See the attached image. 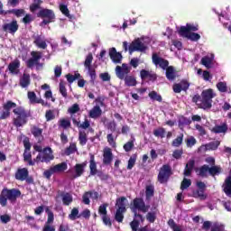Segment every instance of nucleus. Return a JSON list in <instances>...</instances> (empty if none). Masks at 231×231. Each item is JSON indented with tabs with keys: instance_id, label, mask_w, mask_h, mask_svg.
Wrapping results in <instances>:
<instances>
[{
	"instance_id": "f257e3e1",
	"label": "nucleus",
	"mask_w": 231,
	"mask_h": 231,
	"mask_svg": "<svg viewBox=\"0 0 231 231\" xmlns=\"http://www.w3.org/2000/svg\"><path fill=\"white\" fill-rule=\"evenodd\" d=\"M12 109L14 115L13 118V125H14V127L17 129L26 125L29 118L32 116V113L26 110L23 106H17V103L12 100H7L3 105V111L0 115V120H6V118H10Z\"/></svg>"
},
{
	"instance_id": "f03ea898",
	"label": "nucleus",
	"mask_w": 231,
	"mask_h": 231,
	"mask_svg": "<svg viewBox=\"0 0 231 231\" xmlns=\"http://www.w3.org/2000/svg\"><path fill=\"white\" fill-rule=\"evenodd\" d=\"M23 162H27L30 167H33L35 163H50V162L55 160L53 155V151L50 147L43 148L42 152L38 153L36 158L32 160V143H30L29 137H24L23 139Z\"/></svg>"
},
{
	"instance_id": "7ed1b4c3",
	"label": "nucleus",
	"mask_w": 231,
	"mask_h": 231,
	"mask_svg": "<svg viewBox=\"0 0 231 231\" xmlns=\"http://www.w3.org/2000/svg\"><path fill=\"white\" fill-rule=\"evenodd\" d=\"M216 97L214 94V90L212 88H208L203 90L201 95H195L192 97V102H194L199 109H210L212 107V98Z\"/></svg>"
},
{
	"instance_id": "20e7f679",
	"label": "nucleus",
	"mask_w": 231,
	"mask_h": 231,
	"mask_svg": "<svg viewBox=\"0 0 231 231\" xmlns=\"http://www.w3.org/2000/svg\"><path fill=\"white\" fill-rule=\"evenodd\" d=\"M152 61L154 66H159L162 69H166V79L168 80L176 79V69H174V67L169 66V60L159 57L158 53L153 52L152 55Z\"/></svg>"
},
{
	"instance_id": "39448f33",
	"label": "nucleus",
	"mask_w": 231,
	"mask_h": 231,
	"mask_svg": "<svg viewBox=\"0 0 231 231\" xmlns=\"http://www.w3.org/2000/svg\"><path fill=\"white\" fill-rule=\"evenodd\" d=\"M21 189H19L4 188L0 193L1 207H6V205H8V201H10V203H16L17 199L21 196Z\"/></svg>"
},
{
	"instance_id": "423d86ee",
	"label": "nucleus",
	"mask_w": 231,
	"mask_h": 231,
	"mask_svg": "<svg viewBox=\"0 0 231 231\" xmlns=\"http://www.w3.org/2000/svg\"><path fill=\"white\" fill-rule=\"evenodd\" d=\"M207 172H208L212 178H216V176H219V174L223 172V168H221V166L210 167L207 164H204L199 169V176H200V178H208V174H207Z\"/></svg>"
},
{
	"instance_id": "0eeeda50",
	"label": "nucleus",
	"mask_w": 231,
	"mask_h": 231,
	"mask_svg": "<svg viewBox=\"0 0 231 231\" xmlns=\"http://www.w3.org/2000/svg\"><path fill=\"white\" fill-rule=\"evenodd\" d=\"M123 48L125 51H127L128 50L130 55L134 53V51H145V50H147V47L145 44H143V42H142L140 38L134 40L130 45L127 43V42H124Z\"/></svg>"
},
{
	"instance_id": "6e6552de",
	"label": "nucleus",
	"mask_w": 231,
	"mask_h": 231,
	"mask_svg": "<svg viewBox=\"0 0 231 231\" xmlns=\"http://www.w3.org/2000/svg\"><path fill=\"white\" fill-rule=\"evenodd\" d=\"M37 17L40 19H43L40 23L41 26H46V24H50L51 23H55V12L51 9H42L38 12Z\"/></svg>"
},
{
	"instance_id": "1a4fd4ad",
	"label": "nucleus",
	"mask_w": 231,
	"mask_h": 231,
	"mask_svg": "<svg viewBox=\"0 0 231 231\" xmlns=\"http://www.w3.org/2000/svg\"><path fill=\"white\" fill-rule=\"evenodd\" d=\"M172 174V168H171V165L164 164L160 169L159 174H158V181L159 183H167L169 181L171 176Z\"/></svg>"
},
{
	"instance_id": "9d476101",
	"label": "nucleus",
	"mask_w": 231,
	"mask_h": 231,
	"mask_svg": "<svg viewBox=\"0 0 231 231\" xmlns=\"http://www.w3.org/2000/svg\"><path fill=\"white\" fill-rule=\"evenodd\" d=\"M149 207L148 205H145V201H143V199L142 198H135L133 200V212H136V210H140V212H143L145 214L146 212H149Z\"/></svg>"
},
{
	"instance_id": "9b49d317",
	"label": "nucleus",
	"mask_w": 231,
	"mask_h": 231,
	"mask_svg": "<svg viewBox=\"0 0 231 231\" xmlns=\"http://www.w3.org/2000/svg\"><path fill=\"white\" fill-rule=\"evenodd\" d=\"M28 176H30V172L27 168H19L14 174V178L15 180H18V181L26 180L27 183H32L33 179L28 178Z\"/></svg>"
},
{
	"instance_id": "f8f14e48",
	"label": "nucleus",
	"mask_w": 231,
	"mask_h": 231,
	"mask_svg": "<svg viewBox=\"0 0 231 231\" xmlns=\"http://www.w3.org/2000/svg\"><path fill=\"white\" fill-rule=\"evenodd\" d=\"M129 73H131V68H129V66H127L125 63H123L122 67H116V75L117 79H120V80H125Z\"/></svg>"
},
{
	"instance_id": "ddd939ff",
	"label": "nucleus",
	"mask_w": 231,
	"mask_h": 231,
	"mask_svg": "<svg viewBox=\"0 0 231 231\" xmlns=\"http://www.w3.org/2000/svg\"><path fill=\"white\" fill-rule=\"evenodd\" d=\"M140 221L141 223H143V221H145V218H143V216L138 213V211L134 210V220L130 223L132 231L139 230L138 228L140 227Z\"/></svg>"
},
{
	"instance_id": "4468645a",
	"label": "nucleus",
	"mask_w": 231,
	"mask_h": 231,
	"mask_svg": "<svg viewBox=\"0 0 231 231\" xmlns=\"http://www.w3.org/2000/svg\"><path fill=\"white\" fill-rule=\"evenodd\" d=\"M140 78L142 80H149V82H156L158 79V75L153 71H149L147 69H141Z\"/></svg>"
},
{
	"instance_id": "2eb2a0df",
	"label": "nucleus",
	"mask_w": 231,
	"mask_h": 231,
	"mask_svg": "<svg viewBox=\"0 0 231 231\" xmlns=\"http://www.w3.org/2000/svg\"><path fill=\"white\" fill-rule=\"evenodd\" d=\"M58 198H61L62 204L65 207H69V205L73 203V195H71L69 192L59 190L56 199Z\"/></svg>"
},
{
	"instance_id": "dca6fc26",
	"label": "nucleus",
	"mask_w": 231,
	"mask_h": 231,
	"mask_svg": "<svg viewBox=\"0 0 231 231\" xmlns=\"http://www.w3.org/2000/svg\"><path fill=\"white\" fill-rule=\"evenodd\" d=\"M4 32H7L8 33H11L14 35L18 30H19V23H17V20H13L9 23H5L3 25Z\"/></svg>"
},
{
	"instance_id": "f3484780",
	"label": "nucleus",
	"mask_w": 231,
	"mask_h": 231,
	"mask_svg": "<svg viewBox=\"0 0 231 231\" xmlns=\"http://www.w3.org/2000/svg\"><path fill=\"white\" fill-rule=\"evenodd\" d=\"M109 57L115 64L122 63V53L116 51V48L112 47L109 49Z\"/></svg>"
},
{
	"instance_id": "a211bd4d",
	"label": "nucleus",
	"mask_w": 231,
	"mask_h": 231,
	"mask_svg": "<svg viewBox=\"0 0 231 231\" xmlns=\"http://www.w3.org/2000/svg\"><path fill=\"white\" fill-rule=\"evenodd\" d=\"M113 162V151L106 147L103 151V165H111Z\"/></svg>"
},
{
	"instance_id": "6ab92c4d",
	"label": "nucleus",
	"mask_w": 231,
	"mask_h": 231,
	"mask_svg": "<svg viewBox=\"0 0 231 231\" xmlns=\"http://www.w3.org/2000/svg\"><path fill=\"white\" fill-rule=\"evenodd\" d=\"M19 68H21V60H19L18 59H15L8 65V70L12 75H19V73L21 72V69H19Z\"/></svg>"
},
{
	"instance_id": "aec40b11",
	"label": "nucleus",
	"mask_w": 231,
	"mask_h": 231,
	"mask_svg": "<svg viewBox=\"0 0 231 231\" xmlns=\"http://www.w3.org/2000/svg\"><path fill=\"white\" fill-rule=\"evenodd\" d=\"M89 156L90 176H97V174L98 173V170L97 169V161H95V154L90 153Z\"/></svg>"
},
{
	"instance_id": "412c9836",
	"label": "nucleus",
	"mask_w": 231,
	"mask_h": 231,
	"mask_svg": "<svg viewBox=\"0 0 231 231\" xmlns=\"http://www.w3.org/2000/svg\"><path fill=\"white\" fill-rule=\"evenodd\" d=\"M32 84V79H30V74L23 73V76L20 78L19 86L23 88H28Z\"/></svg>"
},
{
	"instance_id": "4be33fe9",
	"label": "nucleus",
	"mask_w": 231,
	"mask_h": 231,
	"mask_svg": "<svg viewBox=\"0 0 231 231\" xmlns=\"http://www.w3.org/2000/svg\"><path fill=\"white\" fill-rule=\"evenodd\" d=\"M127 212V208H116V214H115V219L117 221V223H123L124 222V214Z\"/></svg>"
},
{
	"instance_id": "5701e85b",
	"label": "nucleus",
	"mask_w": 231,
	"mask_h": 231,
	"mask_svg": "<svg viewBox=\"0 0 231 231\" xmlns=\"http://www.w3.org/2000/svg\"><path fill=\"white\" fill-rule=\"evenodd\" d=\"M33 44H35V46L41 50H46V48H48V43H46V41L42 40L41 36H36L34 38Z\"/></svg>"
},
{
	"instance_id": "b1692460",
	"label": "nucleus",
	"mask_w": 231,
	"mask_h": 231,
	"mask_svg": "<svg viewBox=\"0 0 231 231\" xmlns=\"http://www.w3.org/2000/svg\"><path fill=\"white\" fill-rule=\"evenodd\" d=\"M102 116V109L100 106H94L88 113V116L90 118H98V116Z\"/></svg>"
},
{
	"instance_id": "393cba45",
	"label": "nucleus",
	"mask_w": 231,
	"mask_h": 231,
	"mask_svg": "<svg viewBox=\"0 0 231 231\" xmlns=\"http://www.w3.org/2000/svg\"><path fill=\"white\" fill-rule=\"evenodd\" d=\"M52 171H54V173L64 172V171H68V163L61 162V163L56 164L52 166Z\"/></svg>"
},
{
	"instance_id": "a878e982",
	"label": "nucleus",
	"mask_w": 231,
	"mask_h": 231,
	"mask_svg": "<svg viewBox=\"0 0 231 231\" xmlns=\"http://www.w3.org/2000/svg\"><path fill=\"white\" fill-rule=\"evenodd\" d=\"M58 125L61 129H69L71 127V121L68 118H61L58 121Z\"/></svg>"
},
{
	"instance_id": "bb28decb",
	"label": "nucleus",
	"mask_w": 231,
	"mask_h": 231,
	"mask_svg": "<svg viewBox=\"0 0 231 231\" xmlns=\"http://www.w3.org/2000/svg\"><path fill=\"white\" fill-rule=\"evenodd\" d=\"M75 174L71 176L72 180H77V178H80L82 174H84L85 170L82 168V166H79V164H76L74 166Z\"/></svg>"
},
{
	"instance_id": "cd10ccee",
	"label": "nucleus",
	"mask_w": 231,
	"mask_h": 231,
	"mask_svg": "<svg viewBox=\"0 0 231 231\" xmlns=\"http://www.w3.org/2000/svg\"><path fill=\"white\" fill-rule=\"evenodd\" d=\"M45 212L48 215L45 225H51V223H53V221L55 220V215L53 214V211L50 209L49 207L45 208Z\"/></svg>"
},
{
	"instance_id": "c85d7f7f",
	"label": "nucleus",
	"mask_w": 231,
	"mask_h": 231,
	"mask_svg": "<svg viewBox=\"0 0 231 231\" xmlns=\"http://www.w3.org/2000/svg\"><path fill=\"white\" fill-rule=\"evenodd\" d=\"M224 192L226 194L229 198H231V179L226 178L225 183H224Z\"/></svg>"
},
{
	"instance_id": "c756f323",
	"label": "nucleus",
	"mask_w": 231,
	"mask_h": 231,
	"mask_svg": "<svg viewBox=\"0 0 231 231\" xmlns=\"http://www.w3.org/2000/svg\"><path fill=\"white\" fill-rule=\"evenodd\" d=\"M125 84L129 88L136 86L137 84L136 78H134V76H126L125 78Z\"/></svg>"
},
{
	"instance_id": "7c9ffc66",
	"label": "nucleus",
	"mask_w": 231,
	"mask_h": 231,
	"mask_svg": "<svg viewBox=\"0 0 231 231\" xmlns=\"http://www.w3.org/2000/svg\"><path fill=\"white\" fill-rule=\"evenodd\" d=\"M228 131V125L226 124H224L222 125H216L213 128V133H216V134H219L221 133H226Z\"/></svg>"
},
{
	"instance_id": "2f4dec72",
	"label": "nucleus",
	"mask_w": 231,
	"mask_h": 231,
	"mask_svg": "<svg viewBox=\"0 0 231 231\" xmlns=\"http://www.w3.org/2000/svg\"><path fill=\"white\" fill-rule=\"evenodd\" d=\"M145 196H146L147 201L151 200V198L154 196V186L152 185L146 186Z\"/></svg>"
},
{
	"instance_id": "473e14b6",
	"label": "nucleus",
	"mask_w": 231,
	"mask_h": 231,
	"mask_svg": "<svg viewBox=\"0 0 231 231\" xmlns=\"http://www.w3.org/2000/svg\"><path fill=\"white\" fill-rule=\"evenodd\" d=\"M79 145H86L88 143V134H86L85 131H79Z\"/></svg>"
},
{
	"instance_id": "72a5a7b5",
	"label": "nucleus",
	"mask_w": 231,
	"mask_h": 231,
	"mask_svg": "<svg viewBox=\"0 0 231 231\" xmlns=\"http://www.w3.org/2000/svg\"><path fill=\"white\" fill-rule=\"evenodd\" d=\"M77 152V143H70L69 146L65 149L66 156H70V154H75Z\"/></svg>"
},
{
	"instance_id": "f704fd0d",
	"label": "nucleus",
	"mask_w": 231,
	"mask_h": 231,
	"mask_svg": "<svg viewBox=\"0 0 231 231\" xmlns=\"http://www.w3.org/2000/svg\"><path fill=\"white\" fill-rule=\"evenodd\" d=\"M178 33L180 37H185L186 39L189 38V27L186 26H180V28L178 31Z\"/></svg>"
},
{
	"instance_id": "c9c22d12",
	"label": "nucleus",
	"mask_w": 231,
	"mask_h": 231,
	"mask_svg": "<svg viewBox=\"0 0 231 231\" xmlns=\"http://www.w3.org/2000/svg\"><path fill=\"white\" fill-rule=\"evenodd\" d=\"M42 0H33V3L30 5V11L33 14L36 10L41 9Z\"/></svg>"
},
{
	"instance_id": "e433bc0d",
	"label": "nucleus",
	"mask_w": 231,
	"mask_h": 231,
	"mask_svg": "<svg viewBox=\"0 0 231 231\" xmlns=\"http://www.w3.org/2000/svg\"><path fill=\"white\" fill-rule=\"evenodd\" d=\"M138 158V155L136 153H134L130 159L128 160V165H127V170L131 171L133 167L136 164V159Z\"/></svg>"
},
{
	"instance_id": "4c0bfd02",
	"label": "nucleus",
	"mask_w": 231,
	"mask_h": 231,
	"mask_svg": "<svg viewBox=\"0 0 231 231\" xmlns=\"http://www.w3.org/2000/svg\"><path fill=\"white\" fill-rule=\"evenodd\" d=\"M165 128L163 127H159L155 130H153V134L156 136V138H165Z\"/></svg>"
},
{
	"instance_id": "58836bf2",
	"label": "nucleus",
	"mask_w": 231,
	"mask_h": 231,
	"mask_svg": "<svg viewBox=\"0 0 231 231\" xmlns=\"http://www.w3.org/2000/svg\"><path fill=\"white\" fill-rule=\"evenodd\" d=\"M193 198H199V199H207V195H205V189H197L193 191Z\"/></svg>"
},
{
	"instance_id": "ea45409f",
	"label": "nucleus",
	"mask_w": 231,
	"mask_h": 231,
	"mask_svg": "<svg viewBox=\"0 0 231 231\" xmlns=\"http://www.w3.org/2000/svg\"><path fill=\"white\" fill-rule=\"evenodd\" d=\"M92 62H93V53L89 52L87 55L86 59H85V62H84V66H85L86 69L92 68L91 67Z\"/></svg>"
},
{
	"instance_id": "a19ab883",
	"label": "nucleus",
	"mask_w": 231,
	"mask_h": 231,
	"mask_svg": "<svg viewBox=\"0 0 231 231\" xmlns=\"http://www.w3.org/2000/svg\"><path fill=\"white\" fill-rule=\"evenodd\" d=\"M183 134H180L171 143L172 147H180L183 143Z\"/></svg>"
},
{
	"instance_id": "79ce46f5",
	"label": "nucleus",
	"mask_w": 231,
	"mask_h": 231,
	"mask_svg": "<svg viewBox=\"0 0 231 231\" xmlns=\"http://www.w3.org/2000/svg\"><path fill=\"white\" fill-rule=\"evenodd\" d=\"M148 97L152 100H156V102H162V100H163V98L162 97V95L158 94V92H156V91L150 92L148 94Z\"/></svg>"
},
{
	"instance_id": "37998d69",
	"label": "nucleus",
	"mask_w": 231,
	"mask_h": 231,
	"mask_svg": "<svg viewBox=\"0 0 231 231\" xmlns=\"http://www.w3.org/2000/svg\"><path fill=\"white\" fill-rule=\"evenodd\" d=\"M123 149L125 151V152H131V151L134 149V139L125 143Z\"/></svg>"
},
{
	"instance_id": "c03bdc74",
	"label": "nucleus",
	"mask_w": 231,
	"mask_h": 231,
	"mask_svg": "<svg viewBox=\"0 0 231 231\" xmlns=\"http://www.w3.org/2000/svg\"><path fill=\"white\" fill-rule=\"evenodd\" d=\"M31 133L34 136V138H39V136H42V129L37 126H32L31 128Z\"/></svg>"
},
{
	"instance_id": "a18cd8bd",
	"label": "nucleus",
	"mask_w": 231,
	"mask_h": 231,
	"mask_svg": "<svg viewBox=\"0 0 231 231\" xmlns=\"http://www.w3.org/2000/svg\"><path fill=\"white\" fill-rule=\"evenodd\" d=\"M28 99L30 100L31 104H37L39 98L37 97V94L33 91H29L27 93Z\"/></svg>"
},
{
	"instance_id": "49530a36",
	"label": "nucleus",
	"mask_w": 231,
	"mask_h": 231,
	"mask_svg": "<svg viewBox=\"0 0 231 231\" xmlns=\"http://www.w3.org/2000/svg\"><path fill=\"white\" fill-rule=\"evenodd\" d=\"M190 185H192V180H190V179L184 178L180 183V190H185V189H189V187H190Z\"/></svg>"
},
{
	"instance_id": "de8ad7c7",
	"label": "nucleus",
	"mask_w": 231,
	"mask_h": 231,
	"mask_svg": "<svg viewBox=\"0 0 231 231\" xmlns=\"http://www.w3.org/2000/svg\"><path fill=\"white\" fill-rule=\"evenodd\" d=\"M79 217H80V215H79V208H74L69 215V219L75 221V219H79Z\"/></svg>"
},
{
	"instance_id": "09e8293b",
	"label": "nucleus",
	"mask_w": 231,
	"mask_h": 231,
	"mask_svg": "<svg viewBox=\"0 0 231 231\" xmlns=\"http://www.w3.org/2000/svg\"><path fill=\"white\" fill-rule=\"evenodd\" d=\"M168 225L172 231H181V227H180L172 218L169 219Z\"/></svg>"
},
{
	"instance_id": "8fccbe9b",
	"label": "nucleus",
	"mask_w": 231,
	"mask_h": 231,
	"mask_svg": "<svg viewBox=\"0 0 231 231\" xmlns=\"http://www.w3.org/2000/svg\"><path fill=\"white\" fill-rule=\"evenodd\" d=\"M87 69L90 77V82H92V84H95V80H97V70L93 67Z\"/></svg>"
},
{
	"instance_id": "3c124183",
	"label": "nucleus",
	"mask_w": 231,
	"mask_h": 231,
	"mask_svg": "<svg viewBox=\"0 0 231 231\" xmlns=\"http://www.w3.org/2000/svg\"><path fill=\"white\" fill-rule=\"evenodd\" d=\"M60 93L64 97H68V89H66V84H64V81L60 82Z\"/></svg>"
},
{
	"instance_id": "603ef678",
	"label": "nucleus",
	"mask_w": 231,
	"mask_h": 231,
	"mask_svg": "<svg viewBox=\"0 0 231 231\" xmlns=\"http://www.w3.org/2000/svg\"><path fill=\"white\" fill-rule=\"evenodd\" d=\"M125 201H127V199L125 197H120L116 199V206L117 208H125Z\"/></svg>"
},
{
	"instance_id": "864d4df0",
	"label": "nucleus",
	"mask_w": 231,
	"mask_h": 231,
	"mask_svg": "<svg viewBox=\"0 0 231 231\" xmlns=\"http://www.w3.org/2000/svg\"><path fill=\"white\" fill-rule=\"evenodd\" d=\"M79 111H80V106L77 103L68 108V113H69V115H75L79 113Z\"/></svg>"
},
{
	"instance_id": "5fc2aeb1",
	"label": "nucleus",
	"mask_w": 231,
	"mask_h": 231,
	"mask_svg": "<svg viewBox=\"0 0 231 231\" xmlns=\"http://www.w3.org/2000/svg\"><path fill=\"white\" fill-rule=\"evenodd\" d=\"M60 10L65 17H69V19H71V15L69 14V9H68V5H60Z\"/></svg>"
},
{
	"instance_id": "6e6d98bb",
	"label": "nucleus",
	"mask_w": 231,
	"mask_h": 231,
	"mask_svg": "<svg viewBox=\"0 0 231 231\" xmlns=\"http://www.w3.org/2000/svg\"><path fill=\"white\" fill-rule=\"evenodd\" d=\"M201 64L208 69L210 68V65L212 64V59H210V57L205 56L201 59Z\"/></svg>"
},
{
	"instance_id": "4d7b16f0",
	"label": "nucleus",
	"mask_w": 231,
	"mask_h": 231,
	"mask_svg": "<svg viewBox=\"0 0 231 231\" xmlns=\"http://www.w3.org/2000/svg\"><path fill=\"white\" fill-rule=\"evenodd\" d=\"M221 145V143L219 141L210 142L208 144H207L208 149L210 151H216L217 147Z\"/></svg>"
},
{
	"instance_id": "13d9d810",
	"label": "nucleus",
	"mask_w": 231,
	"mask_h": 231,
	"mask_svg": "<svg viewBox=\"0 0 231 231\" xmlns=\"http://www.w3.org/2000/svg\"><path fill=\"white\" fill-rule=\"evenodd\" d=\"M89 198H91V191H87L82 196V201L84 205H89L91 203V200H89Z\"/></svg>"
},
{
	"instance_id": "bf43d9fd",
	"label": "nucleus",
	"mask_w": 231,
	"mask_h": 231,
	"mask_svg": "<svg viewBox=\"0 0 231 231\" xmlns=\"http://www.w3.org/2000/svg\"><path fill=\"white\" fill-rule=\"evenodd\" d=\"M46 122H51V120H55V114L53 110H47L45 113Z\"/></svg>"
},
{
	"instance_id": "052dcab7",
	"label": "nucleus",
	"mask_w": 231,
	"mask_h": 231,
	"mask_svg": "<svg viewBox=\"0 0 231 231\" xmlns=\"http://www.w3.org/2000/svg\"><path fill=\"white\" fill-rule=\"evenodd\" d=\"M146 219L149 223H154V221H156V212H148L146 214Z\"/></svg>"
},
{
	"instance_id": "680f3d73",
	"label": "nucleus",
	"mask_w": 231,
	"mask_h": 231,
	"mask_svg": "<svg viewBox=\"0 0 231 231\" xmlns=\"http://www.w3.org/2000/svg\"><path fill=\"white\" fill-rule=\"evenodd\" d=\"M217 88L220 93H226V83L220 81L217 84Z\"/></svg>"
},
{
	"instance_id": "e2e57ef3",
	"label": "nucleus",
	"mask_w": 231,
	"mask_h": 231,
	"mask_svg": "<svg viewBox=\"0 0 231 231\" xmlns=\"http://www.w3.org/2000/svg\"><path fill=\"white\" fill-rule=\"evenodd\" d=\"M106 140L109 145H111V147H116V142L115 141V137L113 136V134H108L106 135Z\"/></svg>"
},
{
	"instance_id": "0e129e2a",
	"label": "nucleus",
	"mask_w": 231,
	"mask_h": 231,
	"mask_svg": "<svg viewBox=\"0 0 231 231\" xmlns=\"http://www.w3.org/2000/svg\"><path fill=\"white\" fill-rule=\"evenodd\" d=\"M188 39H189V41L197 42L199 41V39H201V35H199V33L197 32H189Z\"/></svg>"
},
{
	"instance_id": "69168bd1",
	"label": "nucleus",
	"mask_w": 231,
	"mask_h": 231,
	"mask_svg": "<svg viewBox=\"0 0 231 231\" xmlns=\"http://www.w3.org/2000/svg\"><path fill=\"white\" fill-rule=\"evenodd\" d=\"M196 143H197V141H196V138H194V136H190L189 138L186 139L187 147H194Z\"/></svg>"
},
{
	"instance_id": "338daca9",
	"label": "nucleus",
	"mask_w": 231,
	"mask_h": 231,
	"mask_svg": "<svg viewBox=\"0 0 231 231\" xmlns=\"http://www.w3.org/2000/svg\"><path fill=\"white\" fill-rule=\"evenodd\" d=\"M181 156H183V149L173 151L172 157L175 158V160H180Z\"/></svg>"
},
{
	"instance_id": "774afa93",
	"label": "nucleus",
	"mask_w": 231,
	"mask_h": 231,
	"mask_svg": "<svg viewBox=\"0 0 231 231\" xmlns=\"http://www.w3.org/2000/svg\"><path fill=\"white\" fill-rule=\"evenodd\" d=\"M98 213L101 216H107V204H103V205L99 206Z\"/></svg>"
}]
</instances>
